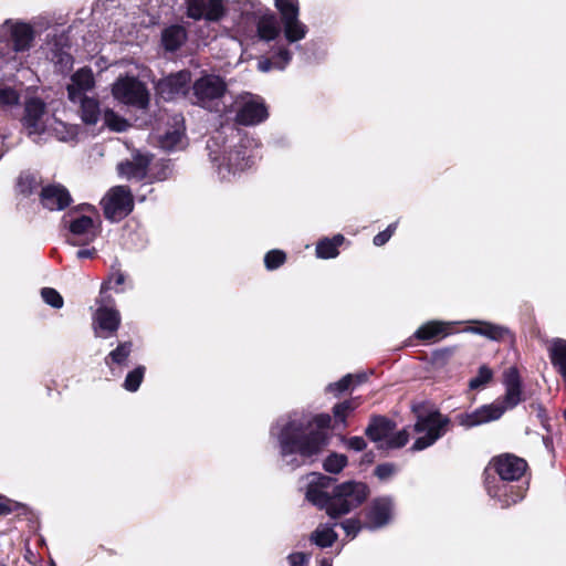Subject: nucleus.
<instances>
[{"label": "nucleus", "instance_id": "nucleus-1", "mask_svg": "<svg viewBox=\"0 0 566 566\" xmlns=\"http://www.w3.org/2000/svg\"><path fill=\"white\" fill-rule=\"evenodd\" d=\"M331 421L327 413L316 415L312 419L296 413L280 418L272 427L271 434L279 440L283 462L295 469L318 454L328 444Z\"/></svg>", "mask_w": 566, "mask_h": 566}, {"label": "nucleus", "instance_id": "nucleus-2", "mask_svg": "<svg viewBox=\"0 0 566 566\" xmlns=\"http://www.w3.org/2000/svg\"><path fill=\"white\" fill-rule=\"evenodd\" d=\"M33 41V30L25 23L0 30V81H11L24 63V52ZM19 92L0 83V107L18 105Z\"/></svg>", "mask_w": 566, "mask_h": 566}, {"label": "nucleus", "instance_id": "nucleus-3", "mask_svg": "<svg viewBox=\"0 0 566 566\" xmlns=\"http://www.w3.org/2000/svg\"><path fill=\"white\" fill-rule=\"evenodd\" d=\"M505 395L501 400L483 405L470 412L455 416L459 426L467 429L500 419L506 410L513 409L522 400L521 379L516 368L511 367L504 373Z\"/></svg>", "mask_w": 566, "mask_h": 566}, {"label": "nucleus", "instance_id": "nucleus-4", "mask_svg": "<svg viewBox=\"0 0 566 566\" xmlns=\"http://www.w3.org/2000/svg\"><path fill=\"white\" fill-rule=\"evenodd\" d=\"M493 465L501 481L488 486L489 494L497 499L503 507L521 501L524 497V490L506 482L518 480L526 470V462L512 454H502L493 460Z\"/></svg>", "mask_w": 566, "mask_h": 566}, {"label": "nucleus", "instance_id": "nucleus-5", "mask_svg": "<svg viewBox=\"0 0 566 566\" xmlns=\"http://www.w3.org/2000/svg\"><path fill=\"white\" fill-rule=\"evenodd\" d=\"M413 410L417 413L413 430L418 438L415 440L411 450L421 451L431 447L449 431L451 420L437 409L420 411L413 408Z\"/></svg>", "mask_w": 566, "mask_h": 566}, {"label": "nucleus", "instance_id": "nucleus-6", "mask_svg": "<svg viewBox=\"0 0 566 566\" xmlns=\"http://www.w3.org/2000/svg\"><path fill=\"white\" fill-rule=\"evenodd\" d=\"M369 489L364 482L346 481L336 485L332 492L328 516L336 518L349 513L365 502Z\"/></svg>", "mask_w": 566, "mask_h": 566}, {"label": "nucleus", "instance_id": "nucleus-7", "mask_svg": "<svg viewBox=\"0 0 566 566\" xmlns=\"http://www.w3.org/2000/svg\"><path fill=\"white\" fill-rule=\"evenodd\" d=\"M227 92L224 80L214 74H205L191 86L189 101L205 108H211Z\"/></svg>", "mask_w": 566, "mask_h": 566}, {"label": "nucleus", "instance_id": "nucleus-8", "mask_svg": "<svg viewBox=\"0 0 566 566\" xmlns=\"http://www.w3.org/2000/svg\"><path fill=\"white\" fill-rule=\"evenodd\" d=\"M210 149L211 160L217 167L218 176L221 180H231L238 174L244 171L253 165L252 155L247 153V145H241L240 148L229 151L221 158L213 155L212 145L208 143Z\"/></svg>", "mask_w": 566, "mask_h": 566}, {"label": "nucleus", "instance_id": "nucleus-9", "mask_svg": "<svg viewBox=\"0 0 566 566\" xmlns=\"http://www.w3.org/2000/svg\"><path fill=\"white\" fill-rule=\"evenodd\" d=\"M112 94L116 101L137 108H146L149 104L148 90L135 76L118 77L112 86Z\"/></svg>", "mask_w": 566, "mask_h": 566}, {"label": "nucleus", "instance_id": "nucleus-10", "mask_svg": "<svg viewBox=\"0 0 566 566\" xmlns=\"http://www.w3.org/2000/svg\"><path fill=\"white\" fill-rule=\"evenodd\" d=\"M54 118L48 112L44 102L39 98H30L24 106L22 126L29 136H41L49 132Z\"/></svg>", "mask_w": 566, "mask_h": 566}, {"label": "nucleus", "instance_id": "nucleus-11", "mask_svg": "<svg viewBox=\"0 0 566 566\" xmlns=\"http://www.w3.org/2000/svg\"><path fill=\"white\" fill-rule=\"evenodd\" d=\"M275 7L282 15L284 36L289 43L303 40L307 27L298 20V4L296 0H275Z\"/></svg>", "mask_w": 566, "mask_h": 566}, {"label": "nucleus", "instance_id": "nucleus-12", "mask_svg": "<svg viewBox=\"0 0 566 566\" xmlns=\"http://www.w3.org/2000/svg\"><path fill=\"white\" fill-rule=\"evenodd\" d=\"M105 217L118 221L126 217L134 207L133 196L124 186L113 187L102 200Z\"/></svg>", "mask_w": 566, "mask_h": 566}, {"label": "nucleus", "instance_id": "nucleus-13", "mask_svg": "<svg viewBox=\"0 0 566 566\" xmlns=\"http://www.w3.org/2000/svg\"><path fill=\"white\" fill-rule=\"evenodd\" d=\"M237 122L242 125H255L265 120L269 116L268 108L262 97L250 93L238 96Z\"/></svg>", "mask_w": 566, "mask_h": 566}, {"label": "nucleus", "instance_id": "nucleus-14", "mask_svg": "<svg viewBox=\"0 0 566 566\" xmlns=\"http://www.w3.org/2000/svg\"><path fill=\"white\" fill-rule=\"evenodd\" d=\"M64 222L70 231L67 241L73 245L87 244L97 237L98 227L88 216H73L70 213L64 217Z\"/></svg>", "mask_w": 566, "mask_h": 566}, {"label": "nucleus", "instance_id": "nucleus-15", "mask_svg": "<svg viewBox=\"0 0 566 566\" xmlns=\"http://www.w3.org/2000/svg\"><path fill=\"white\" fill-rule=\"evenodd\" d=\"M306 489L305 497L313 505L321 510H325L328 514V506L332 502V494L327 492L333 480L318 472H312L305 476Z\"/></svg>", "mask_w": 566, "mask_h": 566}, {"label": "nucleus", "instance_id": "nucleus-16", "mask_svg": "<svg viewBox=\"0 0 566 566\" xmlns=\"http://www.w3.org/2000/svg\"><path fill=\"white\" fill-rule=\"evenodd\" d=\"M233 9L240 13L237 22V32L243 36L252 34V24L268 8L259 0H237Z\"/></svg>", "mask_w": 566, "mask_h": 566}, {"label": "nucleus", "instance_id": "nucleus-17", "mask_svg": "<svg viewBox=\"0 0 566 566\" xmlns=\"http://www.w3.org/2000/svg\"><path fill=\"white\" fill-rule=\"evenodd\" d=\"M190 81V72L184 70L159 81L157 85V91L164 99H174L179 96L189 97Z\"/></svg>", "mask_w": 566, "mask_h": 566}, {"label": "nucleus", "instance_id": "nucleus-18", "mask_svg": "<svg viewBox=\"0 0 566 566\" xmlns=\"http://www.w3.org/2000/svg\"><path fill=\"white\" fill-rule=\"evenodd\" d=\"M94 324L105 332L115 333L120 324L119 312L114 306V301L102 296L98 300V308L94 315Z\"/></svg>", "mask_w": 566, "mask_h": 566}, {"label": "nucleus", "instance_id": "nucleus-19", "mask_svg": "<svg viewBox=\"0 0 566 566\" xmlns=\"http://www.w3.org/2000/svg\"><path fill=\"white\" fill-rule=\"evenodd\" d=\"M94 86L95 80L92 70L82 67L71 76V82L66 86L67 97L72 103H77V99L86 96V93Z\"/></svg>", "mask_w": 566, "mask_h": 566}, {"label": "nucleus", "instance_id": "nucleus-20", "mask_svg": "<svg viewBox=\"0 0 566 566\" xmlns=\"http://www.w3.org/2000/svg\"><path fill=\"white\" fill-rule=\"evenodd\" d=\"M253 31L248 38H258L261 41L270 42L275 40L281 28L273 12L266 9L252 24Z\"/></svg>", "mask_w": 566, "mask_h": 566}, {"label": "nucleus", "instance_id": "nucleus-21", "mask_svg": "<svg viewBox=\"0 0 566 566\" xmlns=\"http://www.w3.org/2000/svg\"><path fill=\"white\" fill-rule=\"evenodd\" d=\"M392 514V503L389 497H379L373 501L367 513V527L375 530L386 525Z\"/></svg>", "mask_w": 566, "mask_h": 566}, {"label": "nucleus", "instance_id": "nucleus-22", "mask_svg": "<svg viewBox=\"0 0 566 566\" xmlns=\"http://www.w3.org/2000/svg\"><path fill=\"white\" fill-rule=\"evenodd\" d=\"M41 201L49 210H62L71 203V196L65 187L50 185L42 189Z\"/></svg>", "mask_w": 566, "mask_h": 566}, {"label": "nucleus", "instance_id": "nucleus-23", "mask_svg": "<svg viewBox=\"0 0 566 566\" xmlns=\"http://www.w3.org/2000/svg\"><path fill=\"white\" fill-rule=\"evenodd\" d=\"M150 158L145 155H136L132 161L120 163L118 165V172L127 179H143L147 174V167Z\"/></svg>", "mask_w": 566, "mask_h": 566}, {"label": "nucleus", "instance_id": "nucleus-24", "mask_svg": "<svg viewBox=\"0 0 566 566\" xmlns=\"http://www.w3.org/2000/svg\"><path fill=\"white\" fill-rule=\"evenodd\" d=\"M455 323L431 321L421 325L415 333V337L421 340H439L450 334V327Z\"/></svg>", "mask_w": 566, "mask_h": 566}, {"label": "nucleus", "instance_id": "nucleus-25", "mask_svg": "<svg viewBox=\"0 0 566 566\" xmlns=\"http://www.w3.org/2000/svg\"><path fill=\"white\" fill-rule=\"evenodd\" d=\"M394 430L392 423L385 418H375L366 429L367 437L379 443L380 448L387 447V441Z\"/></svg>", "mask_w": 566, "mask_h": 566}, {"label": "nucleus", "instance_id": "nucleus-26", "mask_svg": "<svg viewBox=\"0 0 566 566\" xmlns=\"http://www.w3.org/2000/svg\"><path fill=\"white\" fill-rule=\"evenodd\" d=\"M292 60L291 51L281 45L276 48L271 57H263L258 63V69L261 72H269L272 69L284 70Z\"/></svg>", "mask_w": 566, "mask_h": 566}, {"label": "nucleus", "instance_id": "nucleus-27", "mask_svg": "<svg viewBox=\"0 0 566 566\" xmlns=\"http://www.w3.org/2000/svg\"><path fill=\"white\" fill-rule=\"evenodd\" d=\"M132 348L133 344L130 342H124L105 357V365L113 374L117 368L122 370V368L126 366Z\"/></svg>", "mask_w": 566, "mask_h": 566}, {"label": "nucleus", "instance_id": "nucleus-28", "mask_svg": "<svg viewBox=\"0 0 566 566\" xmlns=\"http://www.w3.org/2000/svg\"><path fill=\"white\" fill-rule=\"evenodd\" d=\"M181 123L182 118L176 117L174 129L167 130L165 134L157 136V142L161 148L172 150L180 146L184 136Z\"/></svg>", "mask_w": 566, "mask_h": 566}, {"label": "nucleus", "instance_id": "nucleus-29", "mask_svg": "<svg viewBox=\"0 0 566 566\" xmlns=\"http://www.w3.org/2000/svg\"><path fill=\"white\" fill-rule=\"evenodd\" d=\"M80 103L81 118L85 124L94 125L101 116L99 103L94 97L83 96L77 99Z\"/></svg>", "mask_w": 566, "mask_h": 566}, {"label": "nucleus", "instance_id": "nucleus-30", "mask_svg": "<svg viewBox=\"0 0 566 566\" xmlns=\"http://www.w3.org/2000/svg\"><path fill=\"white\" fill-rule=\"evenodd\" d=\"M549 356L553 366L566 382V340L559 338L553 340L549 347Z\"/></svg>", "mask_w": 566, "mask_h": 566}, {"label": "nucleus", "instance_id": "nucleus-31", "mask_svg": "<svg viewBox=\"0 0 566 566\" xmlns=\"http://www.w3.org/2000/svg\"><path fill=\"white\" fill-rule=\"evenodd\" d=\"M345 238L336 234L332 239L325 238L316 245V255L319 259H333L338 255V247L344 243Z\"/></svg>", "mask_w": 566, "mask_h": 566}, {"label": "nucleus", "instance_id": "nucleus-32", "mask_svg": "<svg viewBox=\"0 0 566 566\" xmlns=\"http://www.w3.org/2000/svg\"><path fill=\"white\" fill-rule=\"evenodd\" d=\"M48 133L55 136L61 142H73L78 136L80 127L77 125L66 124L54 118Z\"/></svg>", "mask_w": 566, "mask_h": 566}, {"label": "nucleus", "instance_id": "nucleus-33", "mask_svg": "<svg viewBox=\"0 0 566 566\" xmlns=\"http://www.w3.org/2000/svg\"><path fill=\"white\" fill-rule=\"evenodd\" d=\"M186 31L180 25H171L164 30L161 41L166 50L175 51L185 42Z\"/></svg>", "mask_w": 566, "mask_h": 566}, {"label": "nucleus", "instance_id": "nucleus-34", "mask_svg": "<svg viewBox=\"0 0 566 566\" xmlns=\"http://www.w3.org/2000/svg\"><path fill=\"white\" fill-rule=\"evenodd\" d=\"M469 332L485 336L492 340L502 339L509 331L500 325L480 322L476 326L468 328Z\"/></svg>", "mask_w": 566, "mask_h": 566}, {"label": "nucleus", "instance_id": "nucleus-35", "mask_svg": "<svg viewBox=\"0 0 566 566\" xmlns=\"http://www.w3.org/2000/svg\"><path fill=\"white\" fill-rule=\"evenodd\" d=\"M336 538L333 526L328 525H319L311 535L312 542L323 548L332 546Z\"/></svg>", "mask_w": 566, "mask_h": 566}, {"label": "nucleus", "instance_id": "nucleus-36", "mask_svg": "<svg viewBox=\"0 0 566 566\" xmlns=\"http://www.w3.org/2000/svg\"><path fill=\"white\" fill-rule=\"evenodd\" d=\"M347 465V457L339 453L329 454L323 463L326 472L337 474Z\"/></svg>", "mask_w": 566, "mask_h": 566}, {"label": "nucleus", "instance_id": "nucleus-37", "mask_svg": "<svg viewBox=\"0 0 566 566\" xmlns=\"http://www.w3.org/2000/svg\"><path fill=\"white\" fill-rule=\"evenodd\" d=\"M358 406H359V401L357 398L346 400L342 403L336 405L333 408V412H334V417H335L336 421H338L345 426L346 424L345 419H346L347 415L350 411L355 410Z\"/></svg>", "mask_w": 566, "mask_h": 566}, {"label": "nucleus", "instance_id": "nucleus-38", "mask_svg": "<svg viewBox=\"0 0 566 566\" xmlns=\"http://www.w3.org/2000/svg\"><path fill=\"white\" fill-rule=\"evenodd\" d=\"M104 122L105 125L114 132H124L129 127V123L126 119L109 109L104 114Z\"/></svg>", "mask_w": 566, "mask_h": 566}, {"label": "nucleus", "instance_id": "nucleus-39", "mask_svg": "<svg viewBox=\"0 0 566 566\" xmlns=\"http://www.w3.org/2000/svg\"><path fill=\"white\" fill-rule=\"evenodd\" d=\"M145 367L138 366L134 370L129 371L125 378L124 387L128 391H136L144 378Z\"/></svg>", "mask_w": 566, "mask_h": 566}, {"label": "nucleus", "instance_id": "nucleus-40", "mask_svg": "<svg viewBox=\"0 0 566 566\" xmlns=\"http://www.w3.org/2000/svg\"><path fill=\"white\" fill-rule=\"evenodd\" d=\"M355 379L357 380V382H361L365 379V375L353 376V375L348 374V375L344 376L339 381L329 384L327 387V390L332 391V392L340 394V392L347 390L352 386V384L354 382Z\"/></svg>", "mask_w": 566, "mask_h": 566}, {"label": "nucleus", "instance_id": "nucleus-41", "mask_svg": "<svg viewBox=\"0 0 566 566\" xmlns=\"http://www.w3.org/2000/svg\"><path fill=\"white\" fill-rule=\"evenodd\" d=\"M188 15L195 20L201 18L206 19L207 3L206 0H188L187 2Z\"/></svg>", "mask_w": 566, "mask_h": 566}, {"label": "nucleus", "instance_id": "nucleus-42", "mask_svg": "<svg viewBox=\"0 0 566 566\" xmlns=\"http://www.w3.org/2000/svg\"><path fill=\"white\" fill-rule=\"evenodd\" d=\"M224 0H206L207 12L206 19L210 21H218L224 12L223 8Z\"/></svg>", "mask_w": 566, "mask_h": 566}, {"label": "nucleus", "instance_id": "nucleus-43", "mask_svg": "<svg viewBox=\"0 0 566 566\" xmlns=\"http://www.w3.org/2000/svg\"><path fill=\"white\" fill-rule=\"evenodd\" d=\"M492 376V370L486 366H482L480 367L478 375L470 380L469 387L473 390L479 389L485 386L491 380Z\"/></svg>", "mask_w": 566, "mask_h": 566}, {"label": "nucleus", "instance_id": "nucleus-44", "mask_svg": "<svg viewBox=\"0 0 566 566\" xmlns=\"http://www.w3.org/2000/svg\"><path fill=\"white\" fill-rule=\"evenodd\" d=\"M285 262V253L281 250H272L264 256V263L268 270H275Z\"/></svg>", "mask_w": 566, "mask_h": 566}, {"label": "nucleus", "instance_id": "nucleus-45", "mask_svg": "<svg viewBox=\"0 0 566 566\" xmlns=\"http://www.w3.org/2000/svg\"><path fill=\"white\" fill-rule=\"evenodd\" d=\"M35 186H36V179L34 176H32L30 174L20 175L18 182H17L18 191L23 195L32 193Z\"/></svg>", "mask_w": 566, "mask_h": 566}, {"label": "nucleus", "instance_id": "nucleus-46", "mask_svg": "<svg viewBox=\"0 0 566 566\" xmlns=\"http://www.w3.org/2000/svg\"><path fill=\"white\" fill-rule=\"evenodd\" d=\"M43 301L54 308H61L63 306V298L60 293L51 287H44L41 291Z\"/></svg>", "mask_w": 566, "mask_h": 566}, {"label": "nucleus", "instance_id": "nucleus-47", "mask_svg": "<svg viewBox=\"0 0 566 566\" xmlns=\"http://www.w3.org/2000/svg\"><path fill=\"white\" fill-rule=\"evenodd\" d=\"M408 441H409V432L406 429L400 430L395 434L391 432L390 438L387 441L386 448H388V449L401 448L405 444H407Z\"/></svg>", "mask_w": 566, "mask_h": 566}, {"label": "nucleus", "instance_id": "nucleus-48", "mask_svg": "<svg viewBox=\"0 0 566 566\" xmlns=\"http://www.w3.org/2000/svg\"><path fill=\"white\" fill-rule=\"evenodd\" d=\"M397 229V222H394L391 224H389L386 230H384L382 232H379L378 234H376L374 237V244L376 247H381L384 245L386 242L389 241V239L391 238V235L395 233Z\"/></svg>", "mask_w": 566, "mask_h": 566}, {"label": "nucleus", "instance_id": "nucleus-49", "mask_svg": "<svg viewBox=\"0 0 566 566\" xmlns=\"http://www.w3.org/2000/svg\"><path fill=\"white\" fill-rule=\"evenodd\" d=\"M397 469L392 463H382L377 465L375 469V474L380 480H387L391 478L396 473Z\"/></svg>", "mask_w": 566, "mask_h": 566}, {"label": "nucleus", "instance_id": "nucleus-50", "mask_svg": "<svg viewBox=\"0 0 566 566\" xmlns=\"http://www.w3.org/2000/svg\"><path fill=\"white\" fill-rule=\"evenodd\" d=\"M340 526L346 532V534L348 536H350V537H355L357 535V533L359 532V530H360L359 521L354 520V518H349V520L344 521L340 524Z\"/></svg>", "mask_w": 566, "mask_h": 566}, {"label": "nucleus", "instance_id": "nucleus-51", "mask_svg": "<svg viewBox=\"0 0 566 566\" xmlns=\"http://www.w3.org/2000/svg\"><path fill=\"white\" fill-rule=\"evenodd\" d=\"M18 507V503L0 495V515L9 514Z\"/></svg>", "mask_w": 566, "mask_h": 566}, {"label": "nucleus", "instance_id": "nucleus-52", "mask_svg": "<svg viewBox=\"0 0 566 566\" xmlns=\"http://www.w3.org/2000/svg\"><path fill=\"white\" fill-rule=\"evenodd\" d=\"M347 448L354 451H361L366 447V442L361 437H352L346 441Z\"/></svg>", "mask_w": 566, "mask_h": 566}, {"label": "nucleus", "instance_id": "nucleus-53", "mask_svg": "<svg viewBox=\"0 0 566 566\" xmlns=\"http://www.w3.org/2000/svg\"><path fill=\"white\" fill-rule=\"evenodd\" d=\"M112 282H114V283H115V285H122V284L125 282V275H124V273H122V272H119V271L114 272V273L112 274V276L109 277V281H108L107 283H105V284H103V285H102V291H101V293H102V294H103V292H104L106 289H108V287H109L108 285H109Z\"/></svg>", "mask_w": 566, "mask_h": 566}, {"label": "nucleus", "instance_id": "nucleus-54", "mask_svg": "<svg viewBox=\"0 0 566 566\" xmlns=\"http://www.w3.org/2000/svg\"><path fill=\"white\" fill-rule=\"evenodd\" d=\"M307 560V556L303 553H293L289 556L291 566H304Z\"/></svg>", "mask_w": 566, "mask_h": 566}, {"label": "nucleus", "instance_id": "nucleus-55", "mask_svg": "<svg viewBox=\"0 0 566 566\" xmlns=\"http://www.w3.org/2000/svg\"><path fill=\"white\" fill-rule=\"evenodd\" d=\"M95 253V250L94 249H81L76 252V258L77 259H87V258H92Z\"/></svg>", "mask_w": 566, "mask_h": 566}, {"label": "nucleus", "instance_id": "nucleus-56", "mask_svg": "<svg viewBox=\"0 0 566 566\" xmlns=\"http://www.w3.org/2000/svg\"><path fill=\"white\" fill-rule=\"evenodd\" d=\"M60 62L65 64L66 67H70L73 63L71 55L64 54L61 56Z\"/></svg>", "mask_w": 566, "mask_h": 566}, {"label": "nucleus", "instance_id": "nucleus-57", "mask_svg": "<svg viewBox=\"0 0 566 566\" xmlns=\"http://www.w3.org/2000/svg\"><path fill=\"white\" fill-rule=\"evenodd\" d=\"M318 566H332V562L327 558H323L322 560H319Z\"/></svg>", "mask_w": 566, "mask_h": 566}, {"label": "nucleus", "instance_id": "nucleus-58", "mask_svg": "<svg viewBox=\"0 0 566 566\" xmlns=\"http://www.w3.org/2000/svg\"><path fill=\"white\" fill-rule=\"evenodd\" d=\"M82 209H83V210H91V209H92V207H91L90 205H85V206H83V207H82Z\"/></svg>", "mask_w": 566, "mask_h": 566}]
</instances>
